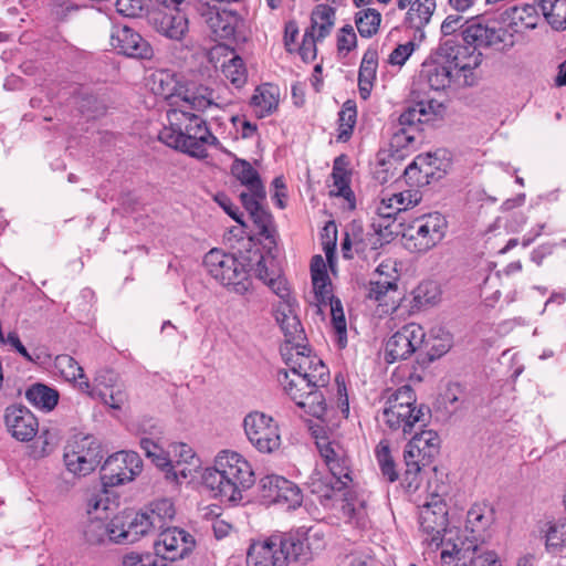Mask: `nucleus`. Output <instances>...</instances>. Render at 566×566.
I'll use <instances>...</instances> for the list:
<instances>
[{
    "label": "nucleus",
    "instance_id": "nucleus-1",
    "mask_svg": "<svg viewBox=\"0 0 566 566\" xmlns=\"http://www.w3.org/2000/svg\"><path fill=\"white\" fill-rule=\"evenodd\" d=\"M148 85L155 95L170 101V108L167 111L168 124L159 132V140L192 157H207L208 147L216 145L218 139L206 122L190 111L221 108L226 102L205 85L182 90L175 74L165 70L153 73Z\"/></svg>",
    "mask_w": 566,
    "mask_h": 566
},
{
    "label": "nucleus",
    "instance_id": "nucleus-2",
    "mask_svg": "<svg viewBox=\"0 0 566 566\" xmlns=\"http://www.w3.org/2000/svg\"><path fill=\"white\" fill-rule=\"evenodd\" d=\"M285 313V394L298 409V416L325 422L327 406L319 387L329 379V370L307 347V338L297 315Z\"/></svg>",
    "mask_w": 566,
    "mask_h": 566
},
{
    "label": "nucleus",
    "instance_id": "nucleus-3",
    "mask_svg": "<svg viewBox=\"0 0 566 566\" xmlns=\"http://www.w3.org/2000/svg\"><path fill=\"white\" fill-rule=\"evenodd\" d=\"M253 248L240 251L239 255L227 253L220 249H211L203 258L207 273L228 291L238 295L247 294L252 287L250 272L262 281L274 294L281 296L283 290V266L281 259L273 254L272 249L263 252L249 238Z\"/></svg>",
    "mask_w": 566,
    "mask_h": 566
},
{
    "label": "nucleus",
    "instance_id": "nucleus-4",
    "mask_svg": "<svg viewBox=\"0 0 566 566\" xmlns=\"http://www.w3.org/2000/svg\"><path fill=\"white\" fill-rule=\"evenodd\" d=\"M313 433L319 455L329 473L326 476L319 473L312 476V492L319 497L325 507L336 510L339 518L359 527L366 526V502L349 489L353 480L346 450L337 441L318 437L316 430Z\"/></svg>",
    "mask_w": 566,
    "mask_h": 566
},
{
    "label": "nucleus",
    "instance_id": "nucleus-5",
    "mask_svg": "<svg viewBox=\"0 0 566 566\" xmlns=\"http://www.w3.org/2000/svg\"><path fill=\"white\" fill-rule=\"evenodd\" d=\"M202 484L214 497L221 501L238 503L243 492L255 482L252 465L240 453L232 450H221L213 464L202 470Z\"/></svg>",
    "mask_w": 566,
    "mask_h": 566
},
{
    "label": "nucleus",
    "instance_id": "nucleus-6",
    "mask_svg": "<svg viewBox=\"0 0 566 566\" xmlns=\"http://www.w3.org/2000/svg\"><path fill=\"white\" fill-rule=\"evenodd\" d=\"M311 276L317 313H323V308L331 312L333 329L337 335L339 347L347 343V324L342 302L333 295V286L327 273L326 263L321 255L313 256L311 261Z\"/></svg>",
    "mask_w": 566,
    "mask_h": 566
},
{
    "label": "nucleus",
    "instance_id": "nucleus-7",
    "mask_svg": "<svg viewBox=\"0 0 566 566\" xmlns=\"http://www.w3.org/2000/svg\"><path fill=\"white\" fill-rule=\"evenodd\" d=\"M440 438L431 429L422 430L407 443L403 450L405 472L403 480L408 489H418L421 469L428 465L439 453Z\"/></svg>",
    "mask_w": 566,
    "mask_h": 566
},
{
    "label": "nucleus",
    "instance_id": "nucleus-8",
    "mask_svg": "<svg viewBox=\"0 0 566 566\" xmlns=\"http://www.w3.org/2000/svg\"><path fill=\"white\" fill-rule=\"evenodd\" d=\"M447 228V219L439 212L416 218L402 231L405 247L411 252L424 253L443 240Z\"/></svg>",
    "mask_w": 566,
    "mask_h": 566
},
{
    "label": "nucleus",
    "instance_id": "nucleus-9",
    "mask_svg": "<svg viewBox=\"0 0 566 566\" xmlns=\"http://www.w3.org/2000/svg\"><path fill=\"white\" fill-rule=\"evenodd\" d=\"M420 528L424 535V541L436 547L444 546L446 538L453 532V538L460 537L459 528L449 526L447 504L442 496L432 494L426 501L419 513Z\"/></svg>",
    "mask_w": 566,
    "mask_h": 566
},
{
    "label": "nucleus",
    "instance_id": "nucleus-10",
    "mask_svg": "<svg viewBox=\"0 0 566 566\" xmlns=\"http://www.w3.org/2000/svg\"><path fill=\"white\" fill-rule=\"evenodd\" d=\"M416 402L417 397L410 386L398 388L386 402L382 421L391 430H402L403 433L410 432L423 416L421 408H418Z\"/></svg>",
    "mask_w": 566,
    "mask_h": 566
},
{
    "label": "nucleus",
    "instance_id": "nucleus-11",
    "mask_svg": "<svg viewBox=\"0 0 566 566\" xmlns=\"http://www.w3.org/2000/svg\"><path fill=\"white\" fill-rule=\"evenodd\" d=\"M99 447L93 437L75 436L64 447L65 469L75 476H85L92 473L99 464Z\"/></svg>",
    "mask_w": 566,
    "mask_h": 566
},
{
    "label": "nucleus",
    "instance_id": "nucleus-12",
    "mask_svg": "<svg viewBox=\"0 0 566 566\" xmlns=\"http://www.w3.org/2000/svg\"><path fill=\"white\" fill-rule=\"evenodd\" d=\"M244 432L251 444L262 453H272L281 447V429L274 419L263 412L254 411L243 420Z\"/></svg>",
    "mask_w": 566,
    "mask_h": 566
},
{
    "label": "nucleus",
    "instance_id": "nucleus-13",
    "mask_svg": "<svg viewBox=\"0 0 566 566\" xmlns=\"http://www.w3.org/2000/svg\"><path fill=\"white\" fill-rule=\"evenodd\" d=\"M77 389L106 406L119 410L127 401V394L118 376L109 369L99 370L93 384L87 379L77 382Z\"/></svg>",
    "mask_w": 566,
    "mask_h": 566
},
{
    "label": "nucleus",
    "instance_id": "nucleus-14",
    "mask_svg": "<svg viewBox=\"0 0 566 566\" xmlns=\"http://www.w3.org/2000/svg\"><path fill=\"white\" fill-rule=\"evenodd\" d=\"M143 461L137 452L119 451L111 454L101 469L103 488H115L135 480L142 473Z\"/></svg>",
    "mask_w": 566,
    "mask_h": 566
},
{
    "label": "nucleus",
    "instance_id": "nucleus-15",
    "mask_svg": "<svg viewBox=\"0 0 566 566\" xmlns=\"http://www.w3.org/2000/svg\"><path fill=\"white\" fill-rule=\"evenodd\" d=\"M240 198L256 228L254 240H259L263 249L275 248V228L272 216L262 207V201L265 199L264 187L247 189L241 192Z\"/></svg>",
    "mask_w": 566,
    "mask_h": 566
},
{
    "label": "nucleus",
    "instance_id": "nucleus-16",
    "mask_svg": "<svg viewBox=\"0 0 566 566\" xmlns=\"http://www.w3.org/2000/svg\"><path fill=\"white\" fill-rule=\"evenodd\" d=\"M171 470L167 471V481L176 485L191 483L201 478V460L193 449L184 442L170 444Z\"/></svg>",
    "mask_w": 566,
    "mask_h": 566
},
{
    "label": "nucleus",
    "instance_id": "nucleus-17",
    "mask_svg": "<svg viewBox=\"0 0 566 566\" xmlns=\"http://www.w3.org/2000/svg\"><path fill=\"white\" fill-rule=\"evenodd\" d=\"M195 546V537L179 527L160 530L154 544L157 556L171 562L185 558L192 552Z\"/></svg>",
    "mask_w": 566,
    "mask_h": 566
},
{
    "label": "nucleus",
    "instance_id": "nucleus-18",
    "mask_svg": "<svg viewBox=\"0 0 566 566\" xmlns=\"http://www.w3.org/2000/svg\"><path fill=\"white\" fill-rule=\"evenodd\" d=\"M424 339L423 328L409 323L397 331L386 343L385 357L388 363L407 359L421 347Z\"/></svg>",
    "mask_w": 566,
    "mask_h": 566
},
{
    "label": "nucleus",
    "instance_id": "nucleus-19",
    "mask_svg": "<svg viewBox=\"0 0 566 566\" xmlns=\"http://www.w3.org/2000/svg\"><path fill=\"white\" fill-rule=\"evenodd\" d=\"M117 531V544H129L139 541L154 532L151 521L145 511L134 512L125 510L114 515V525Z\"/></svg>",
    "mask_w": 566,
    "mask_h": 566
},
{
    "label": "nucleus",
    "instance_id": "nucleus-20",
    "mask_svg": "<svg viewBox=\"0 0 566 566\" xmlns=\"http://www.w3.org/2000/svg\"><path fill=\"white\" fill-rule=\"evenodd\" d=\"M248 566H283V533L253 542L247 554Z\"/></svg>",
    "mask_w": 566,
    "mask_h": 566
},
{
    "label": "nucleus",
    "instance_id": "nucleus-21",
    "mask_svg": "<svg viewBox=\"0 0 566 566\" xmlns=\"http://www.w3.org/2000/svg\"><path fill=\"white\" fill-rule=\"evenodd\" d=\"M504 34L505 31L496 27L495 22L485 21L479 17L465 21L462 30L463 41L476 50L503 42Z\"/></svg>",
    "mask_w": 566,
    "mask_h": 566
},
{
    "label": "nucleus",
    "instance_id": "nucleus-22",
    "mask_svg": "<svg viewBox=\"0 0 566 566\" xmlns=\"http://www.w3.org/2000/svg\"><path fill=\"white\" fill-rule=\"evenodd\" d=\"M111 45L129 57L150 59L153 56V49L148 41L126 25H118L113 29Z\"/></svg>",
    "mask_w": 566,
    "mask_h": 566
},
{
    "label": "nucleus",
    "instance_id": "nucleus-23",
    "mask_svg": "<svg viewBox=\"0 0 566 566\" xmlns=\"http://www.w3.org/2000/svg\"><path fill=\"white\" fill-rule=\"evenodd\" d=\"M290 546L285 559L306 563L312 559L314 553L324 547V539L321 532L313 528L301 527L291 533Z\"/></svg>",
    "mask_w": 566,
    "mask_h": 566
},
{
    "label": "nucleus",
    "instance_id": "nucleus-24",
    "mask_svg": "<svg viewBox=\"0 0 566 566\" xmlns=\"http://www.w3.org/2000/svg\"><path fill=\"white\" fill-rule=\"evenodd\" d=\"M150 23L159 34L174 41H181L189 30L188 17L180 8L154 12Z\"/></svg>",
    "mask_w": 566,
    "mask_h": 566
},
{
    "label": "nucleus",
    "instance_id": "nucleus-25",
    "mask_svg": "<svg viewBox=\"0 0 566 566\" xmlns=\"http://www.w3.org/2000/svg\"><path fill=\"white\" fill-rule=\"evenodd\" d=\"M4 421L8 431L19 441H30L38 432V420L25 407H8Z\"/></svg>",
    "mask_w": 566,
    "mask_h": 566
},
{
    "label": "nucleus",
    "instance_id": "nucleus-26",
    "mask_svg": "<svg viewBox=\"0 0 566 566\" xmlns=\"http://www.w3.org/2000/svg\"><path fill=\"white\" fill-rule=\"evenodd\" d=\"M493 510L484 504L476 503L471 506L467 514L465 530L470 532V536L463 539L467 543L478 544L485 542L489 537V528L493 524Z\"/></svg>",
    "mask_w": 566,
    "mask_h": 566
},
{
    "label": "nucleus",
    "instance_id": "nucleus-27",
    "mask_svg": "<svg viewBox=\"0 0 566 566\" xmlns=\"http://www.w3.org/2000/svg\"><path fill=\"white\" fill-rule=\"evenodd\" d=\"M398 9L408 8L405 23L418 33V38H424L423 29L429 24L436 11V0H397Z\"/></svg>",
    "mask_w": 566,
    "mask_h": 566
},
{
    "label": "nucleus",
    "instance_id": "nucleus-28",
    "mask_svg": "<svg viewBox=\"0 0 566 566\" xmlns=\"http://www.w3.org/2000/svg\"><path fill=\"white\" fill-rule=\"evenodd\" d=\"M453 71L458 76L459 86H472L476 83L474 71L482 63V53L475 48L464 46L457 51L452 60Z\"/></svg>",
    "mask_w": 566,
    "mask_h": 566
},
{
    "label": "nucleus",
    "instance_id": "nucleus-29",
    "mask_svg": "<svg viewBox=\"0 0 566 566\" xmlns=\"http://www.w3.org/2000/svg\"><path fill=\"white\" fill-rule=\"evenodd\" d=\"M420 77L434 91L446 90L452 84L458 85V76L449 60L433 59L426 61L422 64Z\"/></svg>",
    "mask_w": 566,
    "mask_h": 566
},
{
    "label": "nucleus",
    "instance_id": "nucleus-30",
    "mask_svg": "<svg viewBox=\"0 0 566 566\" xmlns=\"http://www.w3.org/2000/svg\"><path fill=\"white\" fill-rule=\"evenodd\" d=\"M478 545L464 542L461 537L453 538V532L446 538L442 546V566H473Z\"/></svg>",
    "mask_w": 566,
    "mask_h": 566
},
{
    "label": "nucleus",
    "instance_id": "nucleus-31",
    "mask_svg": "<svg viewBox=\"0 0 566 566\" xmlns=\"http://www.w3.org/2000/svg\"><path fill=\"white\" fill-rule=\"evenodd\" d=\"M442 112V104L434 99L419 101L400 114L399 124L411 127L416 124L429 123L441 116Z\"/></svg>",
    "mask_w": 566,
    "mask_h": 566
},
{
    "label": "nucleus",
    "instance_id": "nucleus-32",
    "mask_svg": "<svg viewBox=\"0 0 566 566\" xmlns=\"http://www.w3.org/2000/svg\"><path fill=\"white\" fill-rule=\"evenodd\" d=\"M206 22L216 41L229 40L234 35L239 18L232 11L209 9Z\"/></svg>",
    "mask_w": 566,
    "mask_h": 566
},
{
    "label": "nucleus",
    "instance_id": "nucleus-33",
    "mask_svg": "<svg viewBox=\"0 0 566 566\" xmlns=\"http://www.w3.org/2000/svg\"><path fill=\"white\" fill-rule=\"evenodd\" d=\"M436 161L431 155H419L415 160L405 169V177L411 187H422L429 185L431 179H434Z\"/></svg>",
    "mask_w": 566,
    "mask_h": 566
},
{
    "label": "nucleus",
    "instance_id": "nucleus-34",
    "mask_svg": "<svg viewBox=\"0 0 566 566\" xmlns=\"http://www.w3.org/2000/svg\"><path fill=\"white\" fill-rule=\"evenodd\" d=\"M280 103V87L270 83L258 86L251 96L250 106L253 113L262 118L274 112Z\"/></svg>",
    "mask_w": 566,
    "mask_h": 566
},
{
    "label": "nucleus",
    "instance_id": "nucleus-35",
    "mask_svg": "<svg viewBox=\"0 0 566 566\" xmlns=\"http://www.w3.org/2000/svg\"><path fill=\"white\" fill-rule=\"evenodd\" d=\"M452 345V335L446 328L434 326L428 333L424 332V339L419 349H422L432 361L446 355Z\"/></svg>",
    "mask_w": 566,
    "mask_h": 566
},
{
    "label": "nucleus",
    "instance_id": "nucleus-36",
    "mask_svg": "<svg viewBox=\"0 0 566 566\" xmlns=\"http://www.w3.org/2000/svg\"><path fill=\"white\" fill-rule=\"evenodd\" d=\"M114 525V516L112 518L87 517L83 525V535L91 544H103L112 542L117 544V537Z\"/></svg>",
    "mask_w": 566,
    "mask_h": 566
},
{
    "label": "nucleus",
    "instance_id": "nucleus-37",
    "mask_svg": "<svg viewBox=\"0 0 566 566\" xmlns=\"http://www.w3.org/2000/svg\"><path fill=\"white\" fill-rule=\"evenodd\" d=\"M509 25L514 32H523L537 27L539 15L535 6L523 4L507 11Z\"/></svg>",
    "mask_w": 566,
    "mask_h": 566
},
{
    "label": "nucleus",
    "instance_id": "nucleus-38",
    "mask_svg": "<svg viewBox=\"0 0 566 566\" xmlns=\"http://www.w3.org/2000/svg\"><path fill=\"white\" fill-rule=\"evenodd\" d=\"M335 24V10L328 4L316 6L311 17V31L317 40H323L333 30Z\"/></svg>",
    "mask_w": 566,
    "mask_h": 566
},
{
    "label": "nucleus",
    "instance_id": "nucleus-39",
    "mask_svg": "<svg viewBox=\"0 0 566 566\" xmlns=\"http://www.w3.org/2000/svg\"><path fill=\"white\" fill-rule=\"evenodd\" d=\"M25 397L31 405L43 411H51L59 401L57 391L42 384L30 387Z\"/></svg>",
    "mask_w": 566,
    "mask_h": 566
},
{
    "label": "nucleus",
    "instance_id": "nucleus-40",
    "mask_svg": "<svg viewBox=\"0 0 566 566\" xmlns=\"http://www.w3.org/2000/svg\"><path fill=\"white\" fill-rule=\"evenodd\" d=\"M377 54L368 51L364 54L358 73L359 93L363 98H367L370 94L374 80L376 78Z\"/></svg>",
    "mask_w": 566,
    "mask_h": 566
},
{
    "label": "nucleus",
    "instance_id": "nucleus-41",
    "mask_svg": "<svg viewBox=\"0 0 566 566\" xmlns=\"http://www.w3.org/2000/svg\"><path fill=\"white\" fill-rule=\"evenodd\" d=\"M333 184L329 187V195L334 197H342L346 200L348 208H355V197L349 187L348 172L339 167L338 161H335L332 172Z\"/></svg>",
    "mask_w": 566,
    "mask_h": 566
},
{
    "label": "nucleus",
    "instance_id": "nucleus-42",
    "mask_svg": "<svg viewBox=\"0 0 566 566\" xmlns=\"http://www.w3.org/2000/svg\"><path fill=\"white\" fill-rule=\"evenodd\" d=\"M145 512L151 521L155 531L166 528V525L170 523L176 515L174 503L168 499L155 501Z\"/></svg>",
    "mask_w": 566,
    "mask_h": 566
},
{
    "label": "nucleus",
    "instance_id": "nucleus-43",
    "mask_svg": "<svg viewBox=\"0 0 566 566\" xmlns=\"http://www.w3.org/2000/svg\"><path fill=\"white\" fill-rule=\"evenodd\" d=\"M397 292V284L371 280L369 283L367 296L369 300L377 302L379 305L387 306L388 310L395 311L397 308V300L395 298Z\"/></svg>",
    "mask_w": 566,
    "mask_h": 566
},
{
    "label": "nucleus",
    "instance_id": "nucleus-44",
    "mask_svg": "<svg viewBox=\"0 0 566 566\" xmlns=\"http://www.w3.org/2000/svg\"><path fill=\"white\" fill-rule=\"evenodd\" d=\"M544 18L556 30L566 29V0H536Z\"/></svg>",
    "mask_w": 566,
    "mask_h": 566
},
{
    "label": "nucleus",
    "instance_id": "nucleus-45",
    "mask_svg": "<svg viewBox=\"0 0 566 566\" xmlns=\"http://www.w3.org/2000/svg\"><path fill=\"white\" fill-rule=\"evenodd\" d=\"M545 537V545L548 551L566 547V517L560 516L545 523L542 531Z\"/></svg>",
    "mask_w": 566,
    "mask_h": 566
},
{
    "label": "nucleus",
    "instance_id": "nucleus-46",
    "mask_svg": "<svg viewBox=\"0 0 566 566\" xmlns=\"http://www.w3.org/2000/svg\"><path fill=\"white\" fill-rule=\"evenodd\" d=\"M54 367L66 381L74 382L76 388L78 381L86 380L83 368L69 355L56 356Z\"/></svg>",
    "mask_w": 566,
    "mask_h": 566
},
{
    "label": "nucleus",
    "instance_id": "nucleus-47",
    "mask_svg": "<svg viewBox=\"0 0 566 566\" xmlns=\"http://www.w3.org/2000/svg\"><path fill=\"white\" fill-rule=\"evenodd\" d=\"M441 300L440 285L434 281H424L413 291L415 306L418 308L433 306Z\"/></svg>",
    "mask_w": 566,
    "mask_h": 566
},
{
    "label": "nucleus",
    "instance_id": "nucleus-48",
    "mask_svg": "<svg viewBox=\"0 0 566 566\" xmlns=\"http://www.w3.org/2000/svg\"><path fill=\"white\" fill-rule=\"evenodd\" d=\"M231 171L235 179L247 189L264 187L258 171L247 160L237 158L231 166Z\"/></svg>",
    "mask_w": 566,
    "mask_h": 566
},
{
    "label": "nucleus",
    "instance_id": "nucleus-49",
    "mask_svg": "<svg viewBox=\"0 0 566 566\" xmlns=\"http://www.w3.org/2000/svg\"><path fill=\"white\" fill-rule=\"evenodd\" d=\"M223 76L235 87L240 88L248 81V71L243 60L238 55H232L222 64Z\"/></svg>",
    "mask_w": 566,
    "mask_h": 566
},
{
    "label": "nucleus",
    "instance_id": "nucleus-50",
    "mask_svg": "<svg viewBox=\"0 0 566 566\" xmlns=\"http://www.w3.org/2000/svg\"><path fill=\"white\" fill-rule=\"evenodd\" d=\"M112 501L106 488L94 493L87 500L86 514L87 517L112 518Z\"/></svg>",
    "mask_w": 566,
    "mask_h": 566
},
{
    "label": "nucleus",
    "instance_id": "nucleus-51",
    "mask_svg": "<svg viewBox=\"0 0 566 566\" xmlns=\"http://www.w3.org/2000/svg\"><path fill=\"white\" fill-rule=\"evenodd\" d=\"M381 14L375 9H363L356 13L355 23L364 38L373 36L379 29Z\"/></svg>",
    "mask_w": 566,
    "mask_h": 566
},
{
    "label": "nucleus",
    "instance_id": "nucleus-52",
    "mask_svg": "<svg viewBox=\"0 0 566 566\" xmlns=\"http://www.w3.org/2000/svg\"><path fill=\"white\" fill-rule=\"evenodd\" d=\"M375 455L382 476L386 478L389 482H395L399 475L394 458L390 453L389 443L386 440H381L377 444Z\"/></svg>",
    "mask_w": 566,
    "mask_h": 566
},
{
    "label": "nucleus",
    "instance_id": "nucleus-53",
    "mask_svg": "<svg viewBox=\"0 0 566 566\" xmlns=\"http://www.w3.org/2000/svg\"><path fill=\"white\" fill-rule=\"evenodd\" d=\"M357 118V108L354 101H346L338 114L340 140H347L353 133Z\"/></svg>",
    "mask_w": 566,
    "mask_h": 566
},
{
    "label": "nucleus",
    "instance_id": "nucleus-54",
    "mask_svg": "<svg viewBox=\"0 0 566 566\" xmlns=\"http://www.w3.org/2000/svg\"><path fill=\"white\" fill-rule=\"evenodd\" d=\"M401 276V262L397 259L388 258L380 262L376 268L374 279L379 282H389L397 284Z\"/></svg>",
    "mask_w": 566,
    "mask_h": 566
},
{
    "label": "nucleus",
    "instance_id": "nucleus-55",
    "mask_svg": "<svg viewBox=\"0 0 566 566\" xmlns=\"http://www.w3.org/2000/svg\"><path fill=\"white\" fill-rule=\"evenodd\" d=\"M261 500L265 504L277 503L282 497V478L268 474L261 479Z\"/></svg>",
    "mask_w": 566,
    "mask_h": 566
},
{
    "label": "nucleus",
    "instance_id": "nucleus-56",
    "mask_svg": "<svg viewBox=\"0 0 566 566\" xmlns=\"http://www.w3.org/2000/svg\"><path fill=\"white\" fill-rule=\"evenodd\" d=\"M389 201L394 202L396 210L400 212L418 205L421 201V193L418 189L411 188L390 195Z\"/></svg>",
    "mask_w": 566,
    "mask_h": 566
},
{
    "label": "nucleus",
    "instance_id": "nucleus-57",
    "mask_svg": "<svg viewBox=\"0 0 566 566\" xmlns=\"http://www.w3.org/2000/svg\"><path fill=\"white\" fill-rule=\"evenodd\" d=\"M357 45V36L352 25L343 27L337 34V53L345 57Z\"/></svg>",
    "mask_w": 566,
    "mask_h": 566
},
{
    "label": "nucleus",
    "instance_id": "nucleus-58",
    "mask_svg": "<svg viewBox=\"0 0 566 566\" xmlns=\"http://www.w3.org/2000/svg\"><path fill=\"white\" fill-rule=\"evenodd\" d=\"M415 144L416 137L412 133V129L406 128L405 126H402L394 134L390 142V145L394 149L397 151L405 150L406 153L413 151L416 148Z\"/></svg>",
    "mask_w": 566,
    "mask_h": 566
},
{
    "label": "nucleus",
    "instance_id": "nucleus-59",
    "mask_svg": "<svg viewBox=\"0 0 566 566\" xmlns=\"http://www.w3.org/2000/svg\"><path fill=\"white\" fill-rule=\"evenodd\" d=\"M0 346L8 348V350H12L19 354L30 363L35 361L33 356L28 352L25 346L22 344L19 334L15 331H10L8 332L7 335H3L2 340H0Z\"/></svg>",
    "mask_w": 566,
    "mask_h": 566
},
{
    "label": "nucleus",
    "instance_id": "nucleus-60",
    "mask_svg": "<svg viewBox=\"0 0 566 566\" xmlns=\"http://www.w3.org/2000/svg\"><path fill=\"white\" fill-rule=\"evenodd\" d=\"M116 11L127 18H139L146 11V0H117Z\"/></svg>",
    "mask_w": 566,
    "mask_h": 566
},
{
    "label": "nucleus",
    "instance_id": "nucleus-61",
    "mask_svg": "<svg viewBox=\"0 0 566 566\" xmlns=\"http://www.w3.org/2000/svg\"><path fill=\"white\" fill-rule=\"evenodd\" d=\"M377 217L379 218L378 227L387 228L391 221V219L399 212L396 210V206L394 202L389 201V196L384 197L376 207L375 210ZM373 226L376 228V220Z\"/></svg>",
    "mask_w": 566,
    "mask_h": 566
},
{
    "label": "nucleus",
    "instance_id": "nucleus-62",
    "mask_svg": "<svg viewBox=\"0 0 566 566\" xmlns=\"http://www.w3.org/2000/svg\"><path fill=\"white\" fill-rule=\"evenodd\" d=\"M336 234L337 229L336 224L334 222H328L324 228L322 232V244L323 250L326 254V259L332 264L333 258H334V251L336 248Z\"/></svg>",
    "mask_w": 566,
    "mask_h": 566
},
{
    "label": "nucleus",
    "instance_id": "nucleus-63",
    "mask_svg": "<svg viewBox=\"0 0 566 566\" xmlns=\"http://www.w3.org/2000/svg\"><path fill=\"white\" fill-rule=\"evenodd\" d=\"M316 36L306 32L303 35L302 44L300 45L297 53L304 62L314 61L316 57Z\"/></svg>",
    "mask_w": 566,
    "mask_h": 566
},
{
    "label": "nucleus",
    "instance_id": "nucleus-64",
    "mask_svg": "<svg viewBox=\"0 0 566 566\" xmlns=\"http://www.w3.org/2000/svg\"><path fill=\"white\" fill-rule=\"evenodd\" d=\"M415 51V43L413 42H407L403 44H399L390 54L388 62L391 65H398L402 66L406 61L409 59V56Z\"/></svg>",
    "mask_w": 566,
    "mask_h": 566
}]
</instances>
